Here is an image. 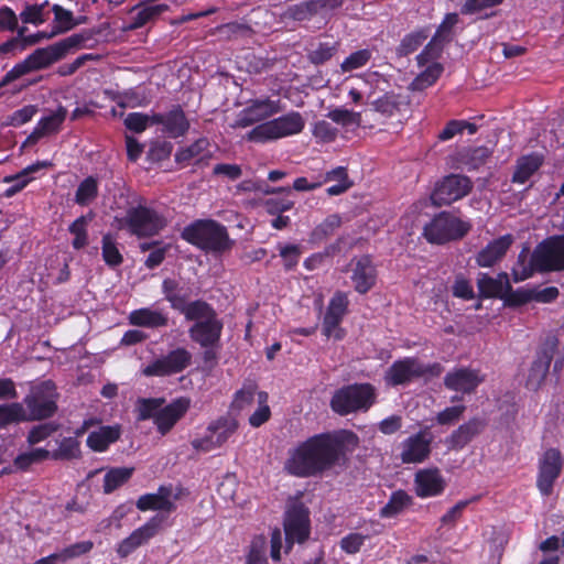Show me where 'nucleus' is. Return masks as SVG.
Returning a JSON list of instances; mask_svg holds the SVG:
<instances>
[{"mask_svg":"<svg viewBox=\"0 0 564 564\" xmlns=\"http://www.w3.org/2000/svg\"><path fill=\"white\" fill-rule=\"evenodd\" d=\"M357 436L352 432L318 434L289 452L284 468L291 475L306 477L329 468L345 446L354 447Z\"/></svg>","mask_w":564,"mask_h":564,"instance_id":"nucleus-1","label":"nucleus"},{"mask_svg":"<svg viewBox=\"0 0 564 564\" xmlns=\"http://www.w3.org/2000/svg\"><path fill=\"white\" fill-rule=\"evenodd\" d=\"M84 40V36L73 34L57 43L35 50L3 76L0 86H4L32 72L48 67L63 58L70 50L80 46Z\"/></svg>","mask_w":564,"mask_h":564,"instance_id":"nucleus-2","label":"nucleus"},{"mask_svg":"<svg viewBox=\"0 0 564 564\" xmlns=\"http://www.w3.org/2000/svg\"><path fill=\"white\" fill-rule=\"evenodd\" d=\"M185 318L195 322L188 329L189 337L194 341L203 348H213L218 345L224 325L212 306L203 301H194Z\"/></svg>","mask_w":564,"mask_h":564,"instance_id":"nucleus-3","label":"nucleus"},{"mask_svg":"<svg viewBox=\"0 0 564 564\" xmlns=\"http://www.w3.org/2000/svg\"><path fill=\"white\" fill-rule=\"evenodd\" d=\"M163 399H141L138 401V419H154L161 434H166L189 408L187 398H178L167 405Z\"/></svg>","mask_w":564,"mask_h":564,"instance_id":"nucleus-4","label":"nucleus"},{"mask_svg":"<svg viewBox=\"0 0 564 564\" xmlns=\"http://www.w3.org/2000/svg\"><path fill=\"white\" fill-rule=\"evenodd\" d=\"M183 238L206 251L224 252L231 246L226 228L214 220H197L185 227Z\"/></svg>","mask_w":564,"mask_h":564,"instance_id":"nucleus-5","label":"nucleus"},{"mask_svg":"<svg viewBox=\"0 0 564 564\" xmlns=\"http://www.w3.org/2000/svg\"><path fill=\"white\" fill-rule=\"evenodd\" d=\"M376 389L369 383H355L338 389L330 401L334 412L347 415L355 412H366L375 403Z\"/></svg>","mask_w":564,"mask_h":564,"instance_id":"nucleus-6","label":"nucleus"},{"mask_svg":"<svg viewBox=\"0 0 564 564\" xmlns=\"http://www.w3.org/2000/svg\"><path fill=\"white\" fill-rule=\"evenodd\" d=\"M305 126L301 113L291 111L276 119L258 124L250 130L246 139L251 142L264 143L300 133Z\"/></svg>","mask_w":564,"mask_h":564,"instance_id":"nucleus-7","label":"nucleus"},{"mask_svg":"<svg viewBox=\"0 0 564 564\" xmlns=\"http://www.w3.org/2000/svg\"><path fill=\"white\" fill-rule=\"evenodd\" d=\"M470 224L448 213H441L424 227V236L432 243H445L463 238Z\"/></svg>","mask_w":564,"mask_h":564,"instance_id":"nucleus-8","label":"nucleus"},{"mask_svg":"<svg viewBox=\"0 0 564 564\" xmlns=\"http://www.w3.org/2000/svg\"><path fill=\"white\" fill-rule=\"evenodd\" d=\"M26 421L50 417L56 411V392L51 381L33 386L24 398Z\"/></svg>","mask_w":564,"mask_h":564,"instance_id":"nucleus-9","label":"nucleus"},{"mask_svg":"<svg viewBox=\"0 0 564 564\" xmlns=\"http://www.w3.org/2000/svg\"><path fill=\"white\" fill-rule=\"evenodd\" d=\"M120 226L132 235L148 237L159 234L165 226V219L154 209L138 206L127 212Z\"/></svg>","mask_w":564,"mask_h":564,"instance_id":"nucleus-10","label":"nucleus"},{"mask_svg":"<svg viewBox=\"0 0 564 564\" xmlns=\"http://www.w3.org/2000/svg\"><path fill=\"white\" fill-rule=\"evenodd\" d=\"M539 271L564 270V236L551 238L539 245L532 254Z\"/></svg>","mask_w":564,"mask_h":564,"instance_id":"nucleus-11","label":"nucleus"},{"mask_svg":"<svg viewBox=\"0 0 564 564\" xmlns=\"http://www.w3.org/2000/svg\"><path fill=\"white\" fill-rule=\"evenodd\" d=\"M438 366H427L416 358H404L393 362L386 372V382L390 386L405 384L416 378L433 372Z\"/></svg>","mask_w":564,"mask_h":564,"instance_id":"nucleus-12","label":"nucleus"},{"mask_svg":"<svg viewBox=\"0 0 564 564\" xmlns=\"http://www.w3.org/2000/svg\"><path fill=\"white\" fill-rule=\"evenodd\" d=\"M563 466L560 451L550 448L539 459V474L536 487L542 496L547 497L553 492L555 480L558 478Z\"/></svg>","mask_w":564,"mask_h":564,"instance_id":"nucleus-13","label":"nucleus"},{"mask_svg":"<svg viewBox=\"0 0 564 564\" xmlns=\"http://www.w3.org/2000/svg\"><path fill=\"white\" fill-rule=\"evenodd\" d=\"M192 355L185 348H176L170 351L167 355L162 356L144 369L143 373L148 377H163L183 371L191 362Z\"/></svg>","mask_w":564,"mask_h":564,"instance_id":"nucleus-14","label":"nucleus"},{"mask_svg":"<svg viewBox=\"0 0 564 564\" xmlns=\"http://www.w3.org/2000/svg\"><path fill=\"white\" fill-rule=\"evenodd\" d=\"M237 421L231 416H224L207 427L206 435L193 441V446L203 452H209L221 446L236 432Z\"/></svg>","mask_w":564,"mask_h":564,"instance_id":"nucleus-15","label":"nucleus"},{"mask_svg":"<svg viewBox=\"0 0 564 564\" xmlns=\"http://www.w3.org/2000/svg\"><path fill=\"white\" fill-rule=\"evenodd\" d=\"M470 189L471 182L468 177L452 174L437 184L431 198L435 205H449L466 196Z\"/></svg>","mask_w":564,"mask_h":564,"instance_id":"nucleus-16","label":"nucleus"},{"mask_svg":"<svg viewBox=\"0 0 564 564\" xmlns=\"http://www.w3.org/2000/svg\"><path fill=\"white\" fill-rule=\"evenodd\" d=\"M284 531L288 549L293 542L302 543L308 536V512L302 503H293L285 513Z\"/></svg>","mask_w":564,"mask_h":564,"instance_id":"nucleus-17","label":"nucleus"},{"mask_svg":"<svg viewBox=\"0 0 564 564\" xmlns=\"http://www.w3.org/2000/svg\"><path fill=\"white\" fill-rule=\"evenodd\" d=\"M432 435L427 430L420 431L400 444V459L403 464L424 462L431 453Z\"/></svg>","mask_w":564,"mask_h":564,"instance_id":"nucleus-18","label":"nucleus"},{"mask_svg":"<svg viewBox=\"0 0 564 564\" xmlns=\"http://www.w3.org/2000/svg\"><path fill=\"white\" fill-rule=\"evenodd\" d=\"M279 111V100H272L270 98L254 99L238 113L232 127L246 128L263 121Z\"/></svg>","mask_w":564,"mask_h":564,"instance_id":"nucleus-19","label":"nucleus"},{"mask_svg":"<svg viewBox=\"0 0 564 564\" xmlns=\"http://www.w3.org/2000/svg\"><path fill=\"white\" fill-rule=\"evenodd\" d=\"M181 496V489L172 485L161 486L156 492L141 496L137 508L141 511L160 510L171 512L175 510V501Z\"/></svg>","mask_w":564,"mask_h":564,"instance_id":"nucleus-20","label":"nucleus"},{"mask_svg":"<svg viewBox=\"0 0 564 564\" xmlns=\"http://www.w3.org/2000/svg\"><path fill=\"white\" fill-rule=\"evenodd\" d=\"M348 303V296L343 292L335 293L330 299L323 322V332L328 338H343V330L339 328V324L347 312Z\"/></svg>","mask_w":564,"mask_h":564,"instance_id":"nucleus-21","label":"nucleus"},{"mask_svg":"<svg viewBox=\"0 0 564 564\" xmlns=\"http://www.w3.org/2000/svg\"><path fill=\"white\" fill-rule=\"evenodd\" d=\"M350 279L355 290L360 293H367L376 283V268L368 256L354 259L350 262Z\"/></svg>","mask_w":564,"mask_h":564,"instance_id":"nucleus-22","label":"nucleus"},{"mask_svg":"<svg viewBox=\"0 0 564 564\" xmlns=\"http://www.w3.org/2000/svg\"><path fill=\"white\" fill-rule=\"evenodd\" d=\"M482 382V377L478 370L470 368H455L444 377V384L447 389L471 393Z\"/></svg>","mask_w":564,"mask_h":564,"instance_id":"nucleus-23","label":"nucleus"},{"mask_svg":"<svg viewBox=\"0 0 564 564\" xmlns=\"http://www.w3.org/2000/svg\"><path fill=\"white\" fill-rule=\"evenodd\" d=\"M161 519L156 516L153 517L150 521H148L142 527L135 529L128 538L122 540L117 547V553L120 557H127L130 555L135 549L147 543L151 538H153L161 524Z\"/></svg>","mask_w":564,"mask_h":564,"instance_id":"nucleus-24","label":"nucleus"},{"mask_svg":"<svg viewBox=\"0 0 564 564\" xmlns=\"http://www.w3.org/2000/svg\"><path fill=\"white\" fill-rule=\"evenodd\" d=\"M414 486L420 498L435 497L444 491L445 480L437 468H425L415 474Z\"/></svg>","mask_w":564,"mask_h":564,"instance_id":"nucleus-25","label":"nucleus"},{"mask_svg":"<svg viewBox=\"0 0 564 564\" xmlns=\"http://www.w3.org/2000/svg\"><path fill=\"white\" fill-rule=\"evenodd\" d=\"M154 123L160 126V131L169 138H177L188 130L189 123L178 107L166 113H154Z\"/></svg>","mask_w":564,"mask_h":564,"instance_id":"nucleus-26","label":"nucleus"},{"mask_svg":"<svg viewBox=\"0 0 564 564\" xmlns=\"http://www.w3.org/2000/svg\"><path fill=\"white\" fill-rule=\"evenodd\" d=\"M458 22V14L456 13H448L446 14L445 19L438 26L435 35L431 40V42L426 45L424 51L417 55L416 59L420 64H423L425 62V57L431 54L432 57H435L436 55H440L443 44L451 39V32L452 29L457 24Z\"/></svg>","mask_w":564,"mask_h":564,"instance_id":"nucleus-27","label":"nucleus"},{"mask_svg":"<svg viewBox=\"0 0 564 564\" xmlns=\"http://www.w3.org/2000/svg\"><path fill=\"white\" fill-rule=\"evenodd\" d=\"M513 242L511 235L501 236L490 241L476 256V262L479 267L490 268L500 261Z\"/></svg>","mask_w":564,"mask_h":564,"instance_id":"nucleus-28","label":"nucleus"},{"mask_svg":"<svg viewBox=\"0 0 564 564\" xmlns=\"http://www.w3.org/2000/svg\"><path fill=\"white\" fill-rule=\"evenodd\" d=\"M555 348L556 343L552 341L538 355L536 359L532 362L527 379V387L529 389L535 390L544 381L549 372Z\"/></svg>","mask_w":564,"mask_h":564,"instance_id":"nucleus-29","label":"nucleus"},{"mask_svg":"<svg viewBox=\"0 0 564 564\" xmlns=\"http://www.w3.org/2000/svg\"><path fill=\"white\" fill-rule=\"evenodd\" d=\"M162 291L165 299L171 303L174 310L180 311L184 316H187V311L194 305V302L188 303L189 290L184 284H180L172 279H165L162 283Z\"/></svg>","mask_w":564,"mask_h":564,"instance_id":"nucleus-30","label":"nucleus"},{"mask_svg":"<svg viewBox=\"0 0 564 564\" xmlns=\"http://www.w3.org/2000/svg\"><path fill=\"white\" fill-rule=\"evenodd\" d=\"M169 8L166 3H151L144 0L143 3L132 10L128 29L135 30L144 26L149 22L158 19L163 12L167 11Z\"/></svg>","mask_w":564,"mask_h":564,"instance_id":"nucleus-31","label":"nucleus"},{"mask_svg":"<svg viewBox=\"0 0 564 564\" xmlns=\"http://www.w3.org/2000/svg\"><path fill=\"white\" fill-rule=\"evenodd\" d=\"M129 323L138 327L158 328L167 324V315L163 310L154 307H142L131 311L128 316Z\"/></svg>","mask_w":564,"mask_h":564,"instance_id":"nucleus-32","label":"nucleus"},{"mask_svg":"<svg viewBox=\"0 0 564 564\" xmlns=\"http://www.w3.org/2000/svg\"><path fill=\"white\" fill-rule=\"evenodd\" d=\"M478 289L486 297H502L510 290L509 276L507 273H499L496 276L481 273L478 278Z\"/></svg>","mask_w":564,"mask_h":564,"instance_id":"nucleus-33","label":"nucleus"},{"mask_svg":"<svg viewBox=\"0 0 564 564\" xmlns=\"http://www.w3.org/2000/svg\"><path fill=\"white\" fill-rule=\"evenodd\" d=\"M66 117V110L63 107L57 108L48 116L43 117L34 128L33 132L29 135L28 141L35 143L41 138L55 133L59 130Z\"/></svg>","mask_w":564,"mask_h":564,"instance_id":"nucleus-34","label":"nucleus"},{"mask_svg":"<svg viewBox=\"0 0 564 564\" xmlns=\"http://www.w3.org/2000/svg\"><path fill=\"white\" fill-rule=\"evenodd\" d=\"M438 56L440 55L432 57L430 54L425 57V62L423 64L417 62L419 66L424 67V69L421 70L411 83V88L413 90H423L432 86L441 76L443 66L435 61Z\"/></svg>","mask_w":564,"mask_h":564,"instance_id":"nucleus-35","label":"nucleus"},{"mask_svg":"<svg viewBox=\"0 0 564 564\" xmlns=\"http://www.w3.org/2000/svg\"><path fill=\"white\" fill-rule=\"evenodd\" d=\"M484 424L479 419H471L456 429L446 440L452 449H460L466 446L482 430Z\"/></svg>","mask_w":564,"mask_h":564,"instance_id":"nucleus-36","label":"nucleus"},{"mask_svg":"<svg viewBox=\"0 0 564 564\" xmlns=\"http://www.w3.org/2000/svg\"><path fill=\"white\" fill-rule=\"evenodd\" d=\"M120 436L118 426H101L89 433L87 445L95 452H104L108 446L115 443Z\"/></svg>","mask_w":564,"mask_h":564,"instance_id":"nucleus-37","label":"nucleus"},{"mask_svg":"<svg viewBox=\"0 0 564 564\" xmlns=\"http://www.w3.org/2000/svg\"><path fill=\"white\" fill-rule=\"evenodd\" d=\"M50 14L51 10L47 1L33 4L26 3L20 12V20L24 26H26V24L39 26L48 20Z\"/></svg>","mask_w":564,"mask_h":564,"instance_id":"nucleus-38","label":"nucleus"},{"mask_svg":"<svg viewBox=\"0 0 564 564\" xmlns=\"http://www.w3.org/2000/svg\"><path fill=\"white\" fill-rule=\"evenodd\" d=\"M48 163L46 161L36 162L23 169L20 173L14 176H8L4 178L7 183H13L10 187L6 189V196L11 197L21 189H23L31 181L30 175L35 173L44 167H46Z\"/></svg>","mask_w":564,"mask_h":564,"instance_id":"nucleus-39","label":"nucleus"},{"mask_svg":"<svg viewBox=\"0 0 564 564\" xmlns=\"http://www.w3.org/2000/svg\"><path fill=\"white\" fill-rule=\"evenodd\" d=\"M541 159L538 155H525L518 160L512 176L514 183L524 184L541 166Z\"/></svg>","mask_w":564,"mask_h":564,"instance_id":"nucleus-40","label":"nucleus"},{"mask_svg":"<svg viewBox=\"0 0 564 564\" xmlns=\"http://www.w3.org/2000/svg\"><path fill=\"white\" fill-rule=\"evenodd\" d=\"M323 183L336 182V184L329 186L327 188V194L330 196H337L346 192L350 186L351 182L348 180V175L346 169L343 166H337L325 173Z\"/></svg>","mask_w":564,"mask_h":564,"instance_id":"nucleus-41","label":"nucleus"},{"mask_svg":"<svg viewBox=\"0 0 564 564\" xmlns=\"http://www.w3.org/2000/svg\"><path fill=\"white\" fill-rule=\"evenodd\" d=\"M411 502V497L402 491H395L391 495L389 501L381 508L380 516L392 518L401 513Z\"/></svg>","mask_w":564,"mask_h":564,"instance_id":"nucleus-42","label":"nucleus"},{"mask_svg":"<svg viewBox=\"0 0 564 564\" xmlns=\"http://www.w3.org/2000/svg\"><path fill=\"white\" fill-rule=\"evenodd\" d=\"M387 84L382 75L377 72L368 73L360 78L358 86L364 89V96L371 104L377 93L384 91L382 85Z\"/></svg>","mask_w":564,"mask_h":564,"instance_id":"nucleus-43","label":"nucleus"},{"mask_svg":"<svg viewBox=\"0 0 564 564\" xmlns=\"http://www.w3.org/2000/svg\"><path fill=\"white\" fill-rule=\"evenodd\" d=\"M97 195L98 182L95 177L88 176L79 183L74 200L80 206H87L96 199Z\"/></svg>","mask_w":564,"mask_h":564,"instance_id":"nucleus-44","label":"nucleus"},{"mask_svg":"<svg viewBox=\"0 0 564 564\" xmlns=\"http://www.w3.org/2000/svg\"><path fill=\"white\" fill-rule=\"evenodd\" d=\"M133 473V468L129 467H117L106 473L104 478V491L110 494L118 487L123 485Z\"/></svg>","mask_w":564,"mask_h":564,"instance_id":"nucleus-45","label":"nucleus"},{"mask_svg":"<svg viewBox=\"0 0 564 564\" xmlns=\"http://www.w3.org/2000/svg\"><path fill=\"white\" fill-rule=\"evenodd\" d=\"M252 384L246 386L236 392L231 403L232 412H241L248 410L256 401L258 402V393Z\"/></svg>","mask_w":564,"mask_h":564,"instance_id":"nucleus-46","label":"nucleus"},{"mask_svg":"<svg viewBox=\"0 0 564 564\" xmlns=\"http://www.w3.org/2000/svg\"><path fill=\"white\" fill-rule=\"evenodd\" d=\"M51 12L54 13L55 26L52 32L54 35L69 31L76 25L73 13L58 4L50 7Z\"/></svg>","mask_w":564,"mask_h":564,"instance_id":"nucleus-47","label":"nucleus"},{"mask_svg":"<svg viewBox=\"0 0 564 564\" xmlns=\"http://www.w3.org/2000/svg\"><path fill=\"white\" fill-rule=\"evenodd\" d=\"M343 2H344V0H314V1H310V2H306V3L302 4V7L299 8L301 13H296L295 18L296 19H303L304 14H302V13H304V12L326 14L329 11H333V10L339 8L343 4Z\"/></svg>","mask_w":564,"mask_h":564,"instance_id":"nucleus-48","label":"nucleus"},{"mask_svg":"<svg viewBox=\"0 0 564 564\" xmlns=\"http://www.w3.org/2000/svg\"><path fill=\"white\" fill-rule=\"evenodd\" d=\"M26 421L25 408L22 403L0 405V426Z\"/></svg>","mask_w":564,"mask_h":564,"instance_id":"nucleus-49","label":"nucleus"},{"mask_svg":"<svg viewBox=\"0 0 564 564\" xmlns=\"http://www.w3.org/2000/svg\"><path fill=\"white\" fill-rule=\"evenodd\" d=\"M404 102L400 96L386 93L383 96L371 100V106L376 111L391 116Z\"/></svg>","mask_w":564,"mask_h":564,"instance_id":"nucleus-50","label":"nucleus"},{"mask_svg":"<svg viewBox=\"0 0 564 564\" xmlns=\"http://www.w3.org/2000/svg\"><path fill=\"white\" fill-rule=\"evenodd\" d=\"M50 452L45 448H33L19 454L14 459V466L18 469L25 470L31 465L48 458Z\"/></svg>","mask_w":564,"mask_h":564,"instance_id":"nucleus-51","label":"nucleus"},{"mask_svg":"<svg viewBox=\"0 0 564 564\" xmlns=\"http://www.w3.org/2000/svg\"><path fill=\"white\" fill-rule=\"evenodd\" d=\"M271 416V410L268 405V393L260 391L258 393V408L249 417V424L252 427H259Z\"/></svg>","mask_w":564,"mask_h":564,"instance_id":"nucleus-52","label":"nucleus"},{"mask_svg":"<svg viewBox=\"0 0 564 564\" xmlns=\"http://www.w3.org/2000/svg\"><path fill=\"white\" fill-rule=\"evenodd\" d=\"M209 141L206 138L196 140L193 144L182 149L177 154L178 161H187L192 159L200 160L204 158L205 152L208 150Z\"/></svg>","mask_w":564,"mask_h":564,"instance_id":"nucleus-53","label":"nucleus"},{"mask_svg":"<svg viewBox=\"0 0 564 564\" xmlns=\"http://www.w3.org/2000/svg\"><path fill=\"white\" fill-rule=\"evenodd\" d=\"M341 224L339 215H329L312 232L313 240H322L332 235Z\"/></svg>","mask_w":564,"mask_h":564,"instance_id":"nucleus-54","label":"nucleus"},{"mask_svg":"<svg viewBox=\"0 0 564 564\" xmlns=\"http://www.w3.org/2000/svg\"><path fill=\"white\" fill-rule=\"evenodd\" d=\"M371 58V52L369 50H359L351 53L340 64V68L344 73L351 72L364 67Z\"/></svg>","mask_w":564,"mask_h":564,"instance_id":"nucleus-55","label":"nucleus"},{"mask_svg":"<svg viewBox=\"0 0 564 564\" xmlns=\"http://www.w3.org/2000/svg\"><path fill=\"white\" fill-rule=\"evenodd\" d=\"M102 258L110 267H117L122 262V256L110 235H106L102 238Z\"/></svg>","mask_w":564,"mask_h":564,"instance_id":"nucleus-56","label":"nucleus"},{"mask_svg":"<svg viewBox=\"0 0 564 564\" xmlns=\"http://www.w3.org/2000/svg\"><path fill=\"white\" fill-rule=\"evenodd\" d=\"M20 14L18 15L10 7H0V32H17L21 26L19 25Z\"/></svg>","mask_w":564,"mask_h":564,"instance_id":"nucleus-57","label":"nucleus"},{"mask_svg":"<svg viewBox=\"0 0 564 564\" xmlns=\"http://www.w3.org/2000/svg\"><path fill=\"white\" fill-rule=\"evenodd\" d=\"M153 117L154 113L144 115L140 112H132L129 113L124 119V124L129 130L140 133L144 131L148 127L155 124Z\"/></svg>","mask_w":564,"mask_h":564,"instance_id":"nucleus-58","label":"nucleus"},{"mask_svg":"<svg viewBox=\"0 0 564 564\" xmlns=\"http://www.w3.org/2000/svg\"><path fill=\"white\" fill-rule=\"evenodd\" d=\"M26 31H28V28L24 25H21V29L19 30V34L9 39L4 43L0 44V58L12 57L23 51V45L21 44V37L23 36L24 32H26Z\"/></svg>","mask_w":564,"mask_h":564,"instance_id":"nucleus-59","label":"nucleus"},{"mask_svg":"<svg viewBox=\"0 0 564 564\" xmlns=\"http://www.w3.org/2000/svg\"><path fill=\"white\" fill-rule=\"evenodd\" d=\"M327 117L341 126L358 124L360 121V115L345 108H336L328 112Z\"/></svg>","mask_w":564,"mask_h":564,"instance_id":"nucleus-60","label":"nucleus"},{"mask_svg":"<svg viewBox=\"0 0 564 564\" xmlns=\"http://www.w3.org/2000/svg\"><path fill=\"white\" fill-rule=\"evenodd\" d=\"M246 564H267L264 538L259 536L252 541Z\"/></svg>","mask_w":564,"mask_h":564,"instance_id":"nucleus-61","label":"nucleus"},{"mask_svg":"<svg viewBox=\"0 0 564 564\" xmlns=\"http://www.w3.org/2000/svg\"><path fill=\"white\" fill-rule=\"evenodd\" d=\"M426 36L422 32L412 33L406 35L401 44L399 45L397 52L401 56H406L414 51H416L425 41Z\"/></svg>","mask_w":564,"mask_h":564,"instance_id":"nucleus-62","label":"nucleus"},{"mask_svg":"<svg viewBox=\"0 0 564 564\" xmlns=\"http://www.w3.org/2000/svg\"><path fill=\"white\" fill-rule=\"evenodd\" d=\"M93 546L94 544L91 541H82L69 545L57 553L61 556L63 563H66L72 558L88 553L93 549Z\"/></svg>","mask_w":564,"mask_h":564,"instance_id":"nucleus-63","label":"nucleus"},{"mask_svg":"<svg viewBox=\"0 0 564 564\" xmlns=\"http://www.w3.org/2000/svg\"><path fill=\"white\" fill-rule=\"evenodd\" d=\"M337 133V128L325 120L317 121L313 129V134L322 142H330L335 140Z\"/></svg>","mask_w":564,"mask_h":564,"instance_id":"nucleus-64","label":"nucleus"}]
</instances>
